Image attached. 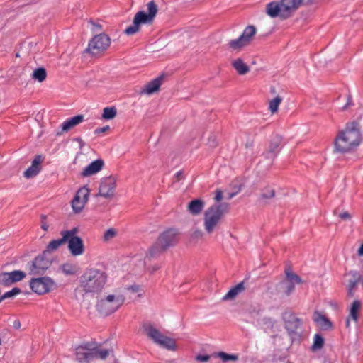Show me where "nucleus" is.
Segmentation results:
<instances>
[{"label": "nucleus", "instance_id": "nucleus-43", "mask_svg": "<svg viewBox=\"0 0 363 363\" xmlns=\"http://www.w3.org/2000/svg\"><path fill=\"white\" fill-rule=\"evenodd\" d=\"M79 232V228L75 227L69 230H62L60 232V235L62 236H64L66 240H67L70 238L73 237H78L77 235V233Z\"/></svg>", "mask_w": 363, "mask_h": 363}, {"label": "nucleus", "instance_id": "nucleus-50", "mask_svg": "<svg viewBox=\"0 0 363 363\" xmlns=\"http://www.w3.org/2000/svg\"><path fill=\"white\" fill-rule=\"evenodd\" d=\"M215 201L216 202H219L223 199V191L220 189H216V196H215Z\"/></svg>", "mask_w": 363, "mask_h": 363}, {"label": "nucleus", "instance_id": "nucleus-25", "mask_svg": "<svg viewBox=\"0 0 363 363\" xmlns=\"http://www.w3.org/2000/svg\"><path fill=\"white\" fill-rule=\"evenodd\" d=\"M76 359L79 363H89L92 360V354L86 351L83 347L78 346L76 348Z\"/></svg>", "mask_w": 363, "mask_h": 363}, {"label": "nucleus", "instance_id": "nucleus-62", "mask_svg": "<svg viewBox=\"0 0 363 363\" xmlns=\"http://www.w3.org/2000/svg\"><path fill=\"white\" fill-rule=\"evenodd\" d=\"M347 294H348V296H353V290H350V289H347Z\"/></svg>", "mask_w": 363, "mask_h": 363}, {"label": "nucleus", "instance_id": "nucleus-20", "mask_svg": "<svg viewBox=\"0 0 363 363\" xmlns=\"http://www.w3.org/2000/svg\"><path fill=\"white\" fill-rule=\"evenodd\" d=\"M164 75L160 74L157 78L147 83L144 89L141 91L142 94H152L159 90L160 86L164 81Z\"/></svg>", "mask_w": 363, "mask_h": 363}, {"label": "nucleus", "instance_id": "nucleus-14", "mask_svg": "<svg viewBox=\"0 0 363 363\" xmlns=\"http://www.w3.org/2000/svg\"><path fill=\"white\" fill-rule=\"evenodd\" d=\"M282 137L278 134L272 136L267 150L263 153L264 157L274 160L283 147Z\"/></svg>", "mask_w": 363, "mask_h": 363}, {"label": "nucleus", "instance_id": "nucleus-59", "mask_svg": "<svg viewBox=\"0 0 363 363\" xmlns=\"http://www.w3.org/2000/svg\"><path fill=\"white\" fill-rule=\"evenodd\" d=\"M74 140L77 141L80 145V148H82L84 145V143L81 138H77Z\"/></svg>", "mask_w": 363, "mask_h": 363}, {"label": "nucleus", "instance_id": "nucleus-30", "mask_svg": "<svg viewBox=\"0 0 363 363\" xmlns=\"http://www.w3.org/2000/svg\"><path fill=\"white\" fill-rule=\"evenodd\" d=\"M285 279L294 285L303 283L302 279L298 275L293 272L290 268H286L285 269Z\"/></svg>", "mask_w": 363, "mask_h": 363}, {"label": "nucleus", "instance_id": "nucleus-58", "mask_svg": "<svg viewBox=\"0 0 363 363\" xmlns=\"http://www.w3.org/2000/svg\"><path fill=\"white\" fill-rule=\"evenodd\" d=\"M237 194L236 192H232V193H228L227 196H226V199L228 200H230L231 199H233L235 195Z\"/></svg>", "mask_w": 363, "mask_h": 363}, {"label": "nucleus", "instance_id": "nucleus-8", "mask_svg": "<svg viewBox=\"0 0 363 363\" xmlns=\"http://www.w3.org/2000/svg\"><path fill=\"white\" fill-rule=\"evenodd\" d=\"M145 332L147 337L155 344L168 350L174 351L177 349L175 340L169 337L162 335L159 330L155 328L151 324L143 325Z\"/></svg>", "mask_w": 363, "mask_h": 363}, {"label": "nucleus", "instance_id": "nucleus-6", "mask_svg": "<svg viewBox=\"0 0 363 363\" xmlns=\"http://www.w3.org/2000/svg\"><path fill=\"white\" fill-rule=\"evenodd\" d=\"M292 5H294V1L291 0L272 1L267 4L266 12L272 18L279 17L281 19H286L294 13Z\"/></svg>", "mask_w": 363, "mask_h": 363}, {"label": "nucleus", "instance_id": "nucleus-29", "mask_svg": "<svg viewBox=\"0 0 363 363\" xmlns=\"http://www.w3.org/2000/svg\"><path fill=\"white\" fill-rule=\"evenodd\" d=\"M256 31V28L254 26H248L245 28L240 37L242 38L243 40L248 45L252 37L255 35Z\"/></svg>", "mask_w": 363, "mask_h": 363}, {"label": "nucleus", "instance_id": "nucleus-63", "mask_svg": "<svg viewBox=\"0 0 363 363\" xmlns=\"http://www.w3.org/2000/svg\"><path fill=\"white\" fill-rule=\"evenodd\" d=\"M349 326H350V320H349V318H347L346 320V327L348 328Z\"/></svg>", "mask_w": 363, "mask_h": 363}, {"label": "nucleus", "instance_id": "nucleus-27", "mask_svg": "<svg viewBox=\"0 0 363 363\" xmlns=\"http://www.w3.org/2000/svg\"><path fill=\"white\" fill-rule=\"evenodd\" d=\"M65 242H67V240L64 236H62L60 239L52 240L48 243L46 250H45L43 252H47V254L50 256L51 252L56 250L60 246L65 244Z\"/></svg>", "mask_w": 363, "mask_h": 363}, {"label": "nucleus", "instance_id": "nucleus-52", "mask_svg": "<svg viewBox=\"0 0 363 363\" xmlns=\"http://www.w3.org/2000/svg\"><path fill=\"white\" fill-rule=\"evenodd\" d=\"M202 231L200 230H196L193 232L191 237L194 238H199L202 236Z\"/></svg>", "mask_w": 363, "mask_h": 363}, {"label": "nucleus", "instance_id": "nucleus-18", "mask_svg": "<svg viewBox=\"0 0 363 363\" xmlns=\"http://www.w3.org/2000/svg\"><path fill=\"white\" fill-rule=\"evenodd\" d=\"M104 165V162L103 160H96L84 169L81 173V176L83 177H86L95 174L102 169Z\"/></svg>", "mask_w": 363, "mask_h": 363}, {"label": "nucleus", "instance_id": "nucleus-55", "mask_svg": "<svg viewBox=\"0 0 363 363\" xmlns=\"http://www.w3.org/2000/svg\"><path fill=\"white\" fill-rule=\"evenodd\" d=\"M21 322L19 320H15L13 323V326L16 329H19L21 328Z\"/></svg>", "mask_w": 363, "mask_h": 363}, {"label": "nucleus", "instance_id": "nucleus-40", "mask_svg": "<svg viewBox=\"0 0 363 363\" xmlns=\"http://www.w3.org/2000/svg\"><path fill=\"white\" fill-rule=\"evenodd\" d=\"M350 274H352L353 279L349 280L347 289H350V290H353L356 287L357 282L360 279V276L355 271H351Z\"/></svg>", "mask_w": 363, "mask_h": 363}, {"label": "nucleus", "instance_id": "nucleus-42", "mask_svg": "<svg viewBox=\"0 0 363 363\" xmlns=\"http://www.w3.org/2000/svg\"><path fill=\"white\" fill-rule=\"evenodd\" d=\"M281 101H282L281 97L278 96H276L274 99H273L269 102V108L272 113H274L277 112V111L278 110V107Z\"/></svg>", "mask_w": 363, "mask_h": 363}, {"label": "nucleus", "instance_id": "nucleus-7", "mask_svg": "<svg viewBox=\"0 0 363 363\" xmlns=\"http://www.w3.org/2000/svg\"><path fill=\"white\" fill-rule=\"evenodd\" d=\"M124 301L125 297L123 295L110 294L98 301L96 309L101 315L108 316L116 312Z\"/></svg>", "mask_w": 363, "mask_h": 363}, {"label": "nucleus", "instance_id": "nucleus-11", "mask_svg": "<svg viewBox=\"0 0 363 363\" xmlns=\"http://www.w3.org/2000/svg\"><path fill=\"white\" fill-rule=\"evenodd\" d=\"M111 44L109 36L105 33H100L94 36L89 42L86 52L95 55L106 50Z\"/></svg>", "mask_w": 363, "mask_h": 363}, {"label": "nucleus", "instance_id": "nucleus-48", "mask_svg": "<svg viewBox=\"0 0 363 363\" xmlns=\"http://www.w3.org/2000/svg\"><path fill=\"white\" fill-rule=\"evenodd\" d=\"M354 105L353 102H352V97L351 96V94H347V103L342 108V111H345L347 110L348 108H350V106H352Z\"/></svg>", "mask_w": 363, "mask_h": 363}, {"label": "nucleus", "instance_id": "nucleus-4", "mask_svg": "<svg viewBox=\"0 0 363 363\" xmlns=\"http://www.w3.org/2000/svg\"><path fill=\"white\" fill-rule=\"evenodd\" d=\"M147 7L148 13L143 11L137 12L134 17L133 24L124 30L125 34L127 35H133L140 30L142 23H147L152 21L158 11L157 5L154 1H151L147 4Z\"/></svg>", "mask_w": 363, "mask_h": 363}, {"label": "nucleus", "instance_id": "nucleus-1", "mask_svg": "<svg viewBox=\"0 0 363 363\" xmlns=\"http://www.w3.org/2000/svg\"><path fill=\"white\" fill-rule=\"evenodd\" d=\"M361 142L359 124L352 121L347 124L344 130L339 133L335 140V150L338 152H349L356 148Z\"/></svg>", "mask_w": 363, "mask_h": 363}, {"label": "nucleus", "instance_id": "nucleus-53", "mask_svg": "<svg viewBox=\"0 0 363 363\" xmlns=\"http://www.w3.org/2000/svg\"><path fill=\"white\" fill-rule=\"evenodd\" d=\"M108 129H109V126L106 125L105 127L96 129L94 133H95V134H100V133H105Z\"/></svg>", "mask_w": 363, "mask_h": 363}, {"label": "nucleus", "instance_id": "nucleus-2", "mask_svg": "<svg viewBox=\"0 0 363 363\" xmlns=\"http://www.w3.org/2000/svg\"><path fill=\"white\" fill-rule=\"evenodd\" d=\"M106 272L96 269H86L79 277V286L85 294L100 293L107 282Z\"/></svg>", "mask_w": 363, "mask_h": 363}, {"label": "nucleus", "instance_id": "nucleus-41", "mask_svg": "<svg viewBox=\"0 0 363 363\" xmlns=\"http://www.w3.org/2000/svg\"><path fill=\"white\" fill-rule=\"evenodd\" d=\"M275 196V191L274 189L267 186L262 189V192L261 194V199H269L274 198Z\"/></svg>", "mask_w": 363, "mask_h": 363}, {"label": "nucleus", "instance_id": "nucleus-35", "mask_svg": "<svg viewBox=\"0 0 363 363\" xmlns=\"http://www.w3.org/2000/svg\"><path fill=\"white\" fill-rule=\"evenodd\" d=\"M214 356L220 358L223 362H226L228 361L235 362L238 361L239 359L238 354H228L225 352H218L217 353H215Z\"/></svg>", "mask_w": 363, "mask_h": 363}, {"label": "nucleus", "instance_id": "nucleus-34", "mask_svg": "<svg viewBox=\"0 0 363 363\" xmlns=\"http://www.w3.org/2000/svg\"><path fill=\"white\" fill-rule=\"evenodd\" d=\"M360 307L361 302L359 300L354 301L351 305L350 317L352 318V320L355 322H357L358 320V313Z\"/></svg>", "mask_w": 363, "mask_h": 363}, {"label": "nucleus", "instance_id": "nucleus-9", "mask_svg": "<svg viewBox=\"0 0 363 363\" xmlns=\"http://www.w3.org/2000/svg\"><path fill=\"white\" fill-rule=\"evenodd\" d=\"M52 264V258L47 252H43L31 262H28L26 269L31 275H43Z\"/></svg>", "mask_w": 363, "mask_h": 363}, {"label": "nucleus", "instance_id": "nucleus-56", "mask_svg": "<svg viewBox=\"0 0 363 363\" xmlns=\"http://www.w3.org/2000/svg\"><path fill=\"white\" fill-rule=\"evenodd\" d=\"M175 177L178 180H180L184 178L183 172L182 171H179L175 174Z\"/></svg>", "mask_w": 363, "mask_h": 363}, {"label": "nucleus", "instance_id": "nucleus-57", "mask_svg": "<svg viewBox=\"0 0 363 363\" xmlns=\"http://www.w3.org/2000/svg\"><path fill=\"white\" fill-rule=\"evenodd\" d=\"M208 143H209V144H210V145H211V146H215V145H216V140H215V138H213V137H210V138H208Z\"/></svg>", "mask_w": 363, "mask_h": 363}, {"label": "nucleus", "instance_id": "nucleus-22", "mask_svg": "<svg viewBox=\"0 0 363 363\" xmlns=\"http://www.w3.org/2000/svg\"><path fill=\"white\" fill-rule=\"evenodd\" d=\"M84 121V116L83 115H77L72 118H67L65 121H64L61 125V128L62 132H67L72 128L79 125L82 122Z\"/></svg>", "mask_w": 363, "mask_h": 363}, {"label": "nucleus", "instance_id": "nucleus-16", "mask_svg": "<svg viewBox=\"0 0 363 363\" xmlns=\"http://www.w3.org/2000/svg\"><path fill=\"white\" fill-rule=\"evenodd\" d=\"M116 188V179L112 177L104 178L101 180L99 195L104 198H110L114 194Z\"/></svg>", "mask_w": 363, "mask_h": 363}, {"label": "nucleus", "instance_id": "nucleus-61", "mask_svg": "<svg viewBox=\"0 0 363 363\" xmlns=\"http://www.w3.org/2000/svg\"><path fill=\"white\" fill-rule=\"evenodd\" d=\"M93 25H94L95 27H96L99 30H101V29H102V26H101V25H100V24H98V23H93Z\"/></svg>", "mask_w": 363, "mask_h": 363}, {"label": "nucleus", "instance_id": "nucleus-19", "mask_svg": "<svg viewBox=\"0 0 363 363\" xmlns=\"http://www.w3.org/2000/svg\"><path fill=\"white\" fill-rule=\"evenodd\" d=\"M43 162L41 155H36L33 160L30 167H29L23 173V176L27 178H33L40 172V163Z\"/></svg>", "mask_w": 363, "mask_h": 363}, {"label": "nucleus", "instance_id": "nucleus-60", "mask_svg": "<svg viewBox=\"0 0 363 363\" xmlns=\"http://www.w3.org/2000/svg\"><path fill=\"white\" fill-rule=\"evenodd\" d=\"M358 255L359 256H363V243L361 245L358 250Z\"/></svg>", "mask_w": 363, "mask_h": 363}, {"label": "nucleus", "instance_id": "nucleus-32", "mask_svg": "<svg viewBox=\"0 0 363 363\" xmlns=\"http://www.w3.org/2000/svg\"><path fill=\"white\" fill-rule=\"evenodd\" d=\"M110 354V350L107 349H102L99 345L96 347L95 350L92 352V359H106Z\"/></svg>", "mask_w": 363, "mask_h": 363}, {"label": "nucleus", "instance_id": "nucleus-26", "mask_svg": "<svg viewBox=\"0 0 363 363\" xmlns=\"http://www.w3.org/2000/svg\"><path fill=\"white\" fill-rule=\"evenodd\" d=\"M232 65L240 75H244L250 71L249 67L245 63H244L243 60L240 58L234 60L232 62Z\"/></svg>", "mask_w": 363, "mask_h": 363}, {"label": "nucleus", "instance_id": "nucleus-51", "mask_svg": "<svg viewBox=\"0 0 363 363\" xmlns=\"http://www.w3.org/2000/svg\"><path fill=\"white\" fill-rule=\"evenodd\" d=\"M339 217L344 220H350L352 218L351 215L347 211L340 213Z\"/></svg>", "mask_w": 363, "mask_h": 363}, {"label": "nucleus", "instance_id": "nucleus-44", "mask_svg": "<svg viewBox=\"0 0 363 363\" xmlns=\"http://www.w3.org/2000/svg\"><path fill=\"white\" fill-rule=\"evenodd\" d=\"M262 323L266 326L267 329H272L276 323V320L269 317H264L262 319Z\"/></svg>", "mask_w": 363, "mask_h": 363}, {"label": "nucleus", "instance_id": "nucleus-28", "mask_svg": "<svg viewBox=\"0 0 363 363\" xmlns=\"http://www.w3.org/2000/svg\"><path fill=\"white\" fill-rule=\"evenodd\" d=\"M279 286L280 288V291L287 296H290L295 289V285L285 279L279 282Z\"/></svg>", "mask_w": 363, "mask_h": 363}, {"label": "nucleus", "instance_id": "nucleus-33", "mask_svg": "<svg viewBox=\"0 0 363 363\" xmlns=\"http://www.w3.org/2000/svg\"><path fill=\"white\" fill-rule=\"evenodd\" d=\"M47 77V72L44 67L35 69L31 74L32 79L39 82H43Z\"/></svg>", "mask_w": 363, "mask_h": 363}, {"label": "nucleus", "instance_id": "nucleus-17", "mask_svg": "<svg viewBox=\"0 0 363 363\" xmlns=\"http://www.w3.org/2000/svg\"><path fill=\"white\" fill-rule=\"evenodd\" d=\"M67 242H68V249L72 255L78 256L84 252V242L80 237L70 238Z\"/></svg>", "mask_w": 363, "mask_h": 363}, {"label": "nucleus", "instance_id": "nucleus-12", "mask_svg": "<svg viewBox=\"0 0 363 363\" xmlns=\"http://www.w3.org/2000/svg\"><path fill=\"white\" fill-rule=\"evenodd\" d=\"M54 286V281L48 277L33 278L30 281V287L32 291L40 295L48 293Z\"/></svg>", "mask_w": 363, "mask_h": 363}, {"label": "nucleus", "instance_id": "nucleus-15", "mask_svg": "<svg viewBox=\"0 0 363 363\" xmlns=\"http://www.w3.org/2000/svg\"><path fill=\"white\" fill-rule=\"evenodd\" d=\"M26 277V273L21 270L0 273V285L9 286Z\"/></svg>", "mask_w": 363, "mask_h": 363}, {"label": "nucleus", "instance_id": "nucleus-5", "mask_svg": "<svg viewBox=\"0 0 363 363\" xmlns=\"http://www.w3.org/2000/svg\"><path fill=\"white\" fill-rule=\"evenodd\" d=\"M228 203H220L209 207L204 215V226L207 233H211L222 216L229 210Z\"/></svg>", "mask_w": 363, "mask_h": 363}, {"label": "nucleus", "instance_id": "nucleus-47", "mask_svg": "<svg viewBox=\"0 0 363 363\" xmlns=\"http://www.w3.org/2000/svg\"><path fill=\"white\" fill-rule=\"evenodd\" d=\"M46 218H47V216L45 215L42 214L40 216V219H41L40 227L45 231H48V227H49L48 225L46 223Z\"/></svg>", "mask_w": 363, "mask_h": 363}, {"label": "nucleus", "instance_id": "nucleus-13", "mask_svg": "<svg viewBox=\"0 0 363 363\" xmlns=\"http://www.w3.org/2000/svg\"><path fill=\"white\" fill-rule=\"evenodd\" d=\"M89 196V190L86 186L80 188L76 193L72 201V207L74 213H80L87 202Z\"/></svg>", "mask_w": 363, "mask_h": 363}, {"label": "nucleus", "instance_id": "nucleus-38", "mask_svg": "<svg viewBox=\"0 0 363 363\" xmlns=\"http://www.w3.org/2000/svg\"><path fill=\"white\" fill-rule=\"evenodd\" d=\"M21 292V290L18 287H14L11 291H9L6 293H4L1 297H0V303L5 299L13 298L15 296L19 294Z\"/></svg>", "mask_w": 363, "mask_h": 363}, {"label": "nucleus", "instance_id": "nucleus-3", "mask_svg": "<svg viewBox=\"0 0 363 363\" xmlns=\"http://www.w3.org/2000/svg\"><path fill=\"white\" fill-rule=\"evenodd\" d=\"M179 240V233L177 228H170L158 236L155 242L149 248L147 256L156 258L169 247L176 245Z\"/></svg>", "mask_w": 363, "mask_h": 363}, {"label": "nucleus", "instance_id": "nucleus-46", "mask_svg": "<svg viewBox=\"0 0 363 363\" xmlns=\"http://www.w3.org/2000/svg\"><path fill=\"white\" fill-rule=\"evenodd\" d=\"M116 235V231L113 228H109L104 234V240L108 241Z\"/></svg>", "mask_w": 363, "mask_h": 363}, {"label": "nucleus", "instance_id": "nucleus-64", "mask_svg": "<svg viewBox=\"0 0 363 363\" xmlns=\"http://www.w3.org/2000/svg\"><path fill=\"white\" fill-rule=\"evenodd\" d=\"M158 269H159V267H154L152 270H153V271H156V270H157Z\"/></svg>", "mask_w": 363, "mask_h": 363}, {"label": "nucleus", "instance_id": "nucleus-31", "mask_svg": "<svg viewBox=\"0 0 363 363\" xmlns=\"http://www.w3.org/2000/svg\"><path fill=\"white\" fill-rule=\"evenodd\" d=\"M229 48L233 50L240 51L243 47L247 45L240 36L237 39L231 40L228 44Z\"/></svg>", "mask_w": 363, "mask_h": 363}, {"label": "nucleus", "instance_id": "nucleus-36", "mask_svg": "<svg viewBox=\"0 0 363 363\" xmlns=\"http://www.w3.org/2000/svg\"><path fill=\"white\" fill-rule=\"evenodd\" d=\"M324 338L320 334H315L313 338V343L311 346L312 351H317L322 349L324 346Z\"/></svg>", "mask_w": 363, "mask_h": 363}, {"label": "nucleus", "instance_id": "nucleus-45", "mask_svg": "<svg viewBox=\"0 0 363 363\" xmlns=\"http://www.w3.org/2000/svg\"><path fill=\"white\" fill-rule=\"evenodd\" d=\"M98 346V344L96 342H87L82 345H80V347H83L86 351L89 352V353H92Z\"/></svg>", "mask_w": 363, "mask_h": 363}, {"label": "nucleus", "instance_id": "nucleus-23", "mask_svg": "<svg viewBox=\"0 0 363 363\" xmlns=\"http://www.w3.org/2000/svg\"><path fill=\"white\" fill-rule=\"evenodd\" d=\"M245 290V282L241 281L238 284L233 286L229 291L223 297V301L233 300L238 295L242 293Z\"/></svg>", "mask_w": 363, "mask_h": 363}, {"label": "nucleus", "instance_id": "nucleus-10", "mask_svg": "<svg viewBox=\"0 0 363 363\" xmlns=\"http://www.w3.org/2000/svg\"><path fill=\"white\" fill-rule=\"evenodd\" d=\"M282 319L284 323V328L291 338L299 337L301 335L302 320L296 316L291 311H286L282 314Z\"/></svg>", "mask_w": 363, "mask_h": 363}, {"label": "nucleus", "instance_id": "nucleus-24", "mask_svg": "<svg viewBox=\"0 0 363 363\" xmlns=\"http://www.w3.org/2000/svg\"><path fill=\"white\" fill-rule=\"evenodd\" d=\"M203 207L204 202L202 200L194 199L188 204L187 209L191 214L197 216L202 211Z\"/></svg>", "mask_w": 363, "mask_h": 363}, {"label": "nucleus", "instance_id": "nucleus-39", "mask_svg": "<svg viewBox=\"0 0 363 363\" xmlns=\"http://www.w3.org/2000/svg\"><path fill=\"white\" fill-rule=\"evenodd\" d=\"M62 272L66 275H73L76 273V267L70 263H65L61 266Z\"/></svg>", "mask_w": 363, "mask_h": 363}, {"label": "nucleus", "instance_id": "nucleus-54", "mask_svg": "<svg viewBox=\"0 0 363 363\" xmlns=\"http://www.w3.org/2000/svg\"><path fill=\"white\" fill-rule=\"evenodd\" d=\"M127 289L133 293H136L139 291V286L138 285H131V286H129Z\"/></svg>", "mask_w": 363, "mask_h": 363}, {"label": "nucleus", "instance_id": "nucleus-37", "mask_svg": "<svg viewBox=\"0 0 363 363\" xmlns=\"http://www.w3.org/2000/svg\"><path fill=\"white\" fill-rule=\"evenodd\" d=\"M117 110L114 106L106 107L103 110L102 118L105 120H111L116 117Z\"/></svg>", "mask_w": 363, "mask_h": 363}, {"label": "nucleus", "instance_id": "nucleus-49", "mask_svg": "<svg viewBox=\"0 0 363 363\" xmlns=\"http://www.w3.org/2000/svg\"><path fill=\"white\" fill-rule=\"evenodd\" d=\"M210 358L211 356L208 354H198L195 357L196 360L201 362H206L209 361Z\"/></svg>", "mask_w": 363, "mask_h": 363}, {"label": "nucleus", "instance_id": "nucleus-21", "mask_svg": "<svg viewBox=\"0 0 363 363\" xmlns=\"http://www.w3.org/2000/svg\"><path fill=\"white\" fill-rule=\"evenodd\" d=\"M313 320L323 330H328L333 328L332 322L325 315L318 311L314 313Z\"/></svg>", "mask_w": 363, "mask_h": 363}]
</instances>
